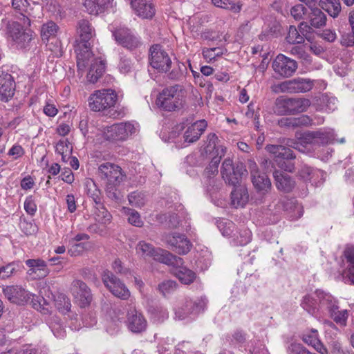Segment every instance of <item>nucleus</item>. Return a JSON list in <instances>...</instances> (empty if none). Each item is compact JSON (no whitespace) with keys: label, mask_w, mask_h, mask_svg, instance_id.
I'll return each instance as SVG.
<instances>
[{"label":"nucleus","mask_w":354,"mask_h":354,"mask_svg":"<svg viewBox=\"0 0 354 354\" xmlns=\"http://www.w3.org/2000/svg\"><path fill=\"white\" fill-rule=\"evenodd\" d=\"M136 127L129 122H120L107 127L104 131L106 139L111 141L125 140L135 133Z\"/></svg>","instance_id":"nucleus-13"},{"label":"nucleus","mask_w":354,"mask_h":354,"mask_svg":"<svg viewBox=\"0 0 354 354\" xmlns=\"http://www.w3.org/2000/svg\"><path fill=\"white\" fill-rule=\"evenodd\" d=\"M217 227L224 236H230L234 230L235 224L227 219H223L217 221Z\"/></svg>","instance_id":"nucleus-45"},{"label":"nucleus","mask_w":354,"mask_h":354,"mask_svg":"<svg viewBox=\"0 0 354 354\" xmlns=\"http://www.w3.org/2000/svg\"><path fill=\"white\" fill-rule=\"evenodd\" d=\"M273 177L277 188L281 192L288 193L295 187L296 183L294 179L286 174L275 170L273 172Z\"/></svg>","instance_id":"nucleus-27"},{"label":"nucleus","mask_w":354,"mask_h":354,"mask_svg":"<svg viewBox=\"0 0 354 354\" xmlns=\"http://www.w3.org/2000/svg\"><path fill=\"white\" fill-rule=\"evenodd\" d=\"M18 265L14 262L0 268V279H5L10 277L17 270Z\"/></svg>","instance_id":"nucleus-55"},{"label":"nucleus","mask_w":354,"mask_h":354,"mask_svg":"<svg viewBox=\"0 0 354 354\" xmlns=\"http://www.w3.org/2000/svg\"><path fill=\"white\" fill-rule=\"evenodd\" d=\"M248 169L252 184L257 192L263 195L268 193L271 189L272 183L268 175L259 171L257 163L254 160L248 161Z\"/></svg>","instance_id":"nucleus-11"},{"label":"nucleus","mask_w":354,"mask_h":354,"mask_svg":"<svg viewBox=\"0 0 354 354\" xmlns=\"http://www.w3.org/2000/svg\"><path fill=\"white\" fill-rule=\"evenodd\" d=\"M149 62L151 67L160 73L169 71L172 64L169 54L160 44H153L150 47Z\"/></svg>","instance_id":"nucleus-6"},{"label":"nucleus","mask_w":354,"mask_h":354,"mask_svg":"<svg viewBox=\"0 0 354 354\" xmlns=\"http://www.w3.org/2000/svg\"><path fill=\"white\" fill-rule=\"evenodd\" d=\"M24 209L30 215H34L37 211V205L32 196H28L24 202Z\"/></svg>","instance_id":"nucleus-60"},{"label":"nucleus","mask_w":354,"mask_h":354,"mask_svg":"<svg viewBox=\"0 0 354 354\" xmlns=\"http://www.w3.org/2000/svg\"><path fill=\"white\" fill-rule=\"evenodd\" d=\"M131 7L136 13L143 19H151L156 8L152 0H130Z\"/></svg>","instance_id":"nucleus-24"},{"label":"nucleus","mask_w":354,"mask_h":354,"mask_svg":"<svg viewBox=\"0 0 354 354\" xmlns=\"http://www.w3.org/2000/svg\"><path fill=\"white\" fill-rule=\"evenodd\" d=\"M5 297L12 303L23 305L29 299H34V295L18 286H10L3 289Z\"/></svg>","instance_id":"nucleus-20"},{"label":"nucleus","mask_w":354,"mask_h":354,"mask_svg":"<svg viewBox=\"0 0 354 354\" xmlns=\"http://www.w3.org/2000/svg\"><path fill=\"white\" fill-rule=\"evenodd\" d=\"M116 100L117 95L113 90H97L88 97V107L93 111L106 112L114 106Z\"/></svg>","instance_id":"nucleus-4"},{"label":"nucleus","mask_w":354,"mask_h":354,"mask_svg":"<svg viewBox=\"0 0 354 354\" xmlns=\"http://www.w3.org/2000/svg\"><path fill=\"white\" fill-rule=\"evenodd\" d=\"M165 239L169 248L178 254H187L192 247V244L187 237L185 234L178 232L167 235Z\"/></svg>","instance_id":"nucleus-17"},{"label":"nucleus","mask_w":354,"mask_h":354,"mask_svg":"<svg viewBox=\"0 0 354 354\" xmlns=\"http://www.w3.org/2000/svg\"><path fill=\"white\" fill-rule=\"evenodd\" d=\"M304 139L306 142L324 145L332 142L333 138L330 132L319 130L304 133Z\"/></svg>","instance_id":"nucleus-28"},{"label":"nucleus","mask_w":354,"mask_h":354,"mask_svg":"<svg viewBox=\"0 0 354 354\" xmlns=\"http://www.w3.org/2000/svg\"><path fill=\"white\" fill-rule=\"evenodd\" d=\"M309 17L310 24L315 28H320L326 24V15L318 8H311Z\"/></svg>","instance_id":"nucleus-39"},{"label":"nucleus","mask_w":354,"mask_h":354,"mask_svg":"<svg viewBox=\"0 0 354 354\" xmlns=\"http://www.w3.org/2000/svg\"><path fill=\"white\" fill-rule=\"evenodd\" d=\"M102 281L115 297L123 300H126L130 297V291L125 284L111 271H104Z\"/></svg>","instance_id":"nucleus-10"},{"label":"nucleus","mask_w":354,"mask_h":354,"mask_svg":"<svg viewBox=\"0 0 354 354\" xmlns=\"http://www.w3.org/2000/svg\"><path fill=\"white\" fill-rule=\"evenodd\" d=\"M86 243L81 242L80 243H68V253L71 257H77L82 255L83 252L86 250Z\"/></svg>","instance_id":"nucleus-52"},{"label":"nucleus","mask_w":354,"mask_h":354,"mask_svg":"<svg viewBox=\"0 0 354 354\" xmlns=\"http://www.w3.org/2000/svg\"><path fill=\"white\" fill-rule=\"evenodd\" d=\"M212 3L216 7L230 10L234 13H239L242 8L241 3L232 0H212Z\"/></svg>","instance_id":"nucleus-42"},{"label":"nucleus","mask_w":354,"mask_h":354,"mask_svg":"<svg viewBox=\"0 0 354 354\" xmlns=\"http://www.w3.org/2000/svg\"><path fill=\"white\" fill-rule=\"evenodd\" d=\"M71 292L82 308L88 306L92 301V294L89 287L80 279L74 280L71 283Z\"/></svg>","instance_id":"nucleus-19"},{"label":"nucleus","mask_w":354,"mask_h":354,"mask_svg":"<svg viewBox=\"0 0 354 354\" xmlns=\"http://www.w3.org/2000/svg\"><path fill=\"white\" fill-rule=\"evenodd\" d=\"M105 71V63L103 60L93 58L87 73V80L91 83H95L102 77Z\"/></svg>","instance_id":"nucleus-31"},{"label":"nucleus","mask_w":354,"mask_h":354,"mask_svg":"<svg viewBox=\"0 0 354 354\" xmlns=\"http://www.w3.org/2000/svg\"><path fill=\"white\" fill-rule=\"evenodd\" d=\"M183 104V92L180 86L178 84L165 88L156 100V104L166 111L179 110Z\"/></svg>","instance_id":"nucleus-3"},{"label":"nucleus","mask_w":354,"mask_h":354,"mask_svg":"<svg viewBox=\"0 0 354 354\" xmlns=\"http://www.w3.org/2000/svg\"><path fill=\"white\" fill-rule=\"evenodd\" d=\"M97 175L106 183L105 192L108 198L115 202H120L122 196L118 186L126 177L121 167L112 162H106L99 165Z\"/></svg>","instance_id":"nucleus-1"},{"label":"nucleus","mask_w":354,"mask_h":354,"mask_svg":"<svg viewBox=\"0 0 354 354\" xmlns=\"http://www.w3.org/2000/svg\"><path fill=\"white\" fill-rule=\"evenodd\" d=\"M330 317L333 319L334 322L341 326H346V320L348 317V312L346 310H334L330 313Z\"/></svg>","instance_id":"nucleus-53"},{"label":"nucleus","mask_w":354,"mask_h":354,"mask_svg":"<svg viewBox=\"0 0 354 354\" xmlns=\"http://www.w3.org/2000/svg\"><path fill=\"white\" fill-rule=\"evenodd\" d=\"M322 175V171L317 169H314L307 165L303 166L299 171V175L304 181H310L315 175Z\"/></svg>","instance_id":"nucleus-48"},{"label":"nucleus","mask_w":354,"mask_h":354,"mask_svg":"<svg viewBox=\"0 0 354 354\" xmlns=\"http://www.w3.org/2000/svg\"><path fill=\"white\" fill-rule=\"evenodd\" d=\"M77 31L80 37L75 48L77 66L78 70L84 71L92 57L90 40L95 35V30L88 21L82 19L78 21Z\"/></svg>","instance_id":"nucleus-2"},{"label":"nucleus","mask_w":354,"mask_h":354,"mask_svg":"<svg viewBox=\"0 0 354 354\" xmlns=\"http://www.w3.org/2000/svg\"><path fill=\"white\" fill-rule=\"evenodd\" d=\"M112 33L115 41L129 50H132L141 46L140 39L127 28H118Z\"/></svg>","instance_id":"nucleus-16"},{"label":"nucleus","mask_w":354,"mask_h":354,"mask_svg":"<svg viewBox=\"0 0 354 354\" xmlns=\"http://www.w3.org/2000/svg\"><path fill=\"white\" fill-rule=\"evenodd\" d=\"M59 30L57 25L50 21L46 24H43L41 29V37L44 41H50V40H55L56 34Z\"/></svg>","instance_id":"nucleus-40"},{"label":"nucleus","mask_w":354,"mask_h":354,"mask_svg":"<svg viewBox=\"0 0 354 354\" xmlns=\"http://www.w3.org/2000/svg\"><path fill=\"white\" fill-rule=\"evenodd\" d=\"M175 260L165 264L171 266V273L176 277L179 281L184 284H190L194 282L196 277V273L192 270L183 266V259L181 257L173 254Z\"/></svg>","instance_id":"nucleus-15"},{"label":"nucleus","mask_w":354,"mask_h":354,"mask_svg":"<svg viewBox=\"0 0 354 354\" xmlns=\"http://www.w3.org/2000/svg\"><path fill=\"white\" fill-rule=\"evenodd\" d=\"M177 287V283L173 280H167L158 284V289L160 292L166 296L168 294L173 292Z\"/></svg>","instance_id":"nucleus-51"},{"label":"nucleus","mask_w":354,"mask_h":354,"mask_svg":"<svg viewBox=\"0 0 354 354\" xmlns=\"http://www.w3.org/2000/svg\"><path fill=\"white\" fill-rule=\"evenodd\" d=\"M24 153V149L21 145H15L9 150L8 155L12 156L14 159H17L18 158L21 157Z\"/></svg>","instance_id":"nucleus-62"},{"label":"nucleus","mask_w":354,"mask_h":354,"mask_svg":"<svg viewBox=\"0 0 354 354\" xmlns=\"http://www.w3.org/2000/svg\"><path fill=\"white\" fill-rule=\"evenodd\" d=\"M113 0H84V6L86 11L93 15L103 12Z\"/></svg>","instance_id":"nucleus-33"},{"label":"nucleus","mask_w":354,"mask_h":354,"mask_svg":"<svg viewBox=\"0 0 354 354\" xmlns=\"http://www.w3.org/2000/svg\"><path fill=\"white\" fill-rule=\"evenodd\" d=\"M20 228L21 231L27 236L34 234L37 231V227L35 223L28 222L26 220L21 221Z\"/></svg>","instance_id":"nucleus-57"},{"label":"nucleus","mask_w":354,"mask_h":354,"mask_svg":"<svg viewBox=\"0 0 354 354\" xmlns=\"http://www.w3.org/2000/svg\"><path fill=\"white\" fill-rule=\"evenodd\" d=\"M295 127L300 126H308L312 124V120L308 115H303L299 118H293Z\"/></svg>","instance_id":"nucleus-63"},{"label":"nucleus","mask_w":354,"mask_h":354,"mask_svg":"<svg viewBox=\"0 0 354 354\" xmlns=\"http://www.w3.org/2000/svg\"><path fill=\"white\" fill-rule=\"evenodd\" d=\"M246 171L241 162L234 164L230 158L225 159L221 167V173L222 178L226 183L232 186L240 184L242 176Z\"/></svg>","instance_id":"nucleus-9"},{"label":"nucleus","mask_w":354,"mask_h":354,"mask_svg":"<svg viewBox=\"0 0 354 354\" xmlns=\"http://www.w3.org/2000/svg\"><path fill=\"white\" fill-rule=\"evenodd\" d=\"M315 297L319 301V310H326L330 313L339 308L337 299L330 293L326 292L322 290H316Z\"/></svg>","instance_id":"nucleus-25"},{"label":"nucleus","mask_w":354,"mask_h":354,"mask_svg":"<svg viewBox=\"0 0 354 354\" xmlns=\"http://www.w3.org/2000/svg\"><path fill=\"white\" fill-rule=\"evenodd\" d=\"M301 308L311 315H316L319 311V301L310 295L303 297L301 304Z\"/></svg>","instance_id":"nucleus-38"},{"label":"nucleus","mask_w":354,"mask_h":354,"mask_svg":"<svg viewBox=\"0 0 354 354\" xmlns=\"http://www.w3.org/2000/svg\"><path fill=\"white\" fill-rule=\"evenodd\" d=\"M273 111L278 115H289L288 98L277 97L273 106Z\"/></svg>","instance_id":"nucleus-43"},{"label":"nucleus","mask_w":354,"mask_h":354,"mask_svg":"<svg viewBox=\"0 0 354 354\" xmlns=\"http://www.w3.org/2000/svg\"><path fill=\"white\" fill-rule=\"evenodd\" d=\"M252 239V232L249 229L244 228L240 230L239 235L234 239L235 245H245L250 242Z\"/></svg>","instance_id":"nucleus-46"},{"label":"nucleus","mask_w":354,"mask_h":354,"mask_svg":"<svg viewBox=\"0 0 354 354\" xmlns=\"http://www.w3.org/2000/svg\"><path fill=\"white\" fill-rule=\"evenodd\" d=\"M128 328L134 333H140L147 327V322L142 313L135 308H131L127 315Z\"/></svg>","instance_id":"nucleus-21"},{"label":"nucleus","mask_w":354,"mask_h":354,"mask_svg":"<svg viewBox=\"0 0 354 354\" xmlns=\"http://www.w3.org/2000/svg\"><path fill=\"white\" fill-rule=\"evenodd\" d=\"M205 120H198L189 126L184 133V139L186 142L193 143L197 141L207 127Z\"/></svg>","instance_id":"nucleus-26"},{"label":"nucleus","mask_w":354,"mask_h":354,"mask_svg":"<svg viewBox=\"0 0 354 354\" xmlns=\"http://www.w3.org/2000/svg\"><path fill=\"white\" fill-rule=\"evenodd\" d=\"M12 6L18 12L20 20H24L25 26H30L36 18H40L41 8L37 5L36 8L30 6L27 0H12Z\"/></svg>","instance_id":"nucleus-12"},{"label":"nucleus","mask_w":354,"mask_h":354,"mask_svg":"<svg viewBox=\"0 0 354 354\" xmlns=\"http://www.w3.org/2000/svg\"><path fill=\"white\" fill-rule=\"evenodd\" d=\"M266 149L274 156L275 161L280 168L288 172L294 171L295 164L292 160L295 158V155L290 148L283 145H268Z\"/></svg>","instance_id":"nucleus-5"},{"label":"nucleus","mask_w":354,"mask_h":354,"mask_svg":"<svg viewBox=\"0 0 354 354\" xmlns=\"http://www.w3.org/2000/svg\"><path fill=\"white\" fill-rule=\"evenodd\" d=\"M234 187L231 192V203L236 208L243 207L249 200L248 189L245 185L240 184Z\"/></svg>","instance_id":"nucleus-30"},{"label":"nucleus","mask_w":354,"mask_h":354,"mask_svg":"<svg viewBox=\"0 0 354 354\" xmlns=\"http://www.w3.org/2000/svg\"><path fill=\"white\" fill-rule=\"evenodd\" d=\"M306 12L307 9L301 4H297L293 6L290 10L291 15L297 21L302 19Z\"/></svg>","instance_id":"nucleus-58"},{"label":"nucleus","mask_w":354,"mask_h":354,"mask_svg":"<svg viewBox=\"0 0 354 354\" xmlns=\"http://www.w3.org/2000/svg\"><path fill=\"white\" fill-rule=\"evenodd\" d=\"M272 67L276 74L281 77H291L297 71V62L283 55L279 54L273 60Z\"/></svg>","instance_id":"nucleus-14"},{"label":"nucleus","mask_w":354,"mask_h":354,"mask_svg":"<svg viewBox=\"0 0 354 354\" xmlns=\"http://www.w3.org/2000/svg\"><path fill=\"white\" fill-rule=\"evenodd\" d=\"M129 204L136 207H140L145 204L144 194L139 192H133L128 196Z\"/></svg>","instance_id":"nucleus-49"},{"label":"nucleus","mask_w":354,"mask_h":354,"mask_svg":"<svg viewBox=\"0 0 354 354\" xmlns=\"http://www.w3.org/2000/svg\"><path fill=\"white\" fill-rule=\"evenodd\" d=\"M313 86V81L301 77L285 81L277 86L281 92L288 93H305L311 90Z\"/></svg>","instance_id":"nucleus-18"},{"label":"nucleus","mask_w":354,"mask_h":354,"mask_svg":"<svg viewBox=\"0 0 354 354\" xmlns=\"http://www.w3.org/2000/svg\"><path fill=\"white\" fill-rule=\"evenodd\" d=\"M46 46L48 48L54 53L55 56L61 57L62 55L61 43L58 39H55V40H50L47 42Z\"/></svg>","instance_id":"nucleus-59"},{"label":"nucleus","mask_w":354,"mask_h":354,"mask_svg":"<svg viewBox=\"0 0 354 354\" xmlns=\"http://www.w3.org/2000/svg\"><path fill=\"white\" fill-rule=\"evenodd\" d=\"M201 310L199 304L191 299H186L185 302L175 308V318L183 320L194 313Z\"/></svg>","instance_id":"nucleus-29"},{"label":"nucleus","mask_w":354,"mask_h":354,"mask_svg":"<svg viewBox=\"0 0 354 354\" xmlns=\"http://www.w3.org/2000/svg\"><path fill=\"white\" fill-rule=\"evenodd\" d=\"M341 43L346 46H354V30H351V32L343 35Z\"/></svg>","instance_id":"nucleus-64"},{"label":"nucleus","mask_w":354,"mask_h":354,"mask_svg":"<svg viewBox=\"0 0 354 354\" xmlns=\"http://www.w3.org/2000/svg\"><path fill=\"white\" fill-rule=\"evenodd\" d=\"M302 339L305 343L313 346L321 354H325L327 353L326 348L318 339L317 330H313L310 334L304 335Z\"/></svg>","instance_id":"nucleus-36"},{"label":"nucleus","mask_w":354,"mask_h":354,"mask_svg":"<svg viewBox=\"0 0 354 354\" xmlns=\"http://www.w3.org/2000/svg\"><path fill=\"white\" fill-rule=\"evenodd\" d=\"M136 250V252L143 258H152L165 264L175 260L171 252L160 248H155L151 244L143 241L137 244Z\"/></svg>","instance_id":"nucleus-8"},{"label":"nucleus","mask_w":354,"mask_h":354,"mask_svg":"<svg viewBox=\"0 0 354 354\" xmlns=\"http://www.w3.org/2000/svg\"><path fill=\"white\" fill-rule=\"evenodd\" d=\"M133 68V63L130 58L126 56H122L118 64V68L120 73L127 74L129 73Z\"/></svg>","instance_id":"nucleus-56"},{"label":"nucleus","mask_w":354,"mask_h":354,"mask_svg":"<svg viewBox=\"0 0 354 354\" xmlns=\"http://www.w3.org/2000/svg\"><path fill=\"white\" fill-rule=\"evenodd\" d=\"M26 264L30 268V270L32 271V272L36 273L39 272L37 274L39 277H45L49 273L47 263L41 259H28L26 261Z\"/></svg>","instance_id":"nucleus-35"},{"label":"nucleus","mask_w":354,"mask_h":354,"mask_svg":"<svg viewBox=\"0 0 354 354\" xmlns=\"http://www.w3.org/2000/svg\"><path fill=\"white\" fill-rule=\"evenodd\" d=\"M319 6L333 18H336L342 10L339 0H320Z\"/></svg>","instance_id":"nucleus-37"},{"label":"nucleus","mask_w":354,"mask_h":354,"mask_svg":"<svg viewBox=\"0 0 354 354\" xmlns=\"http://www.w3.org/2000/svg\"><path fill=\"white\" fill-rule=\"evenodd\" d=\"M344 256L348 263L346 277L349 281L354 284V247H348L344 250Z\"/></svg>","instance_id":"nucleus-41"},{"label":"nucleus","mask_w":354,"mask_h":354,"mask_svg":"<svg viewBox=\"0 0 354 354\" xmlns=\"http://www.w3.org/2000/svg\"><path fill=\"white\" fill-rule=\"evenodd\" d=\"M69 142L64 140L59 141L56 145L55 151L62 156V159L64 160L67 153L71 150V149L69 148Z\"/></svg>","instance_id":"nucleus-61"},{"label":"nucleus","mask_w":354,"mask_h":354,"mask_svg":"<svg viewBox=\"0 0 354 354\" xmlns=\"http://www.w3.org/2000/svg\"><path fill=\"white\" fill-rule=\"evenodd\" d=\"M94 215L95 220L103 224L109 223L111 218V214L103 205L96 207Z\"/></svg>","instance_id":"nucleus-47"},{"label":"nucleus","mask_w":354,"mask_h":354,"mask_svg":"<svg viewBox=\"0 0 354 354\" xmlns=\"http://www.w3.org/2000/svg\"><path fill=\"white\" fill-rule=\"evenodd\" d=\"M16 84L13 77L8 73L0 70V100L8 101L15 91Z\"/></svg>","instance_id":"nucleus-22"},{"label":"nucleus","mask_w":354,"mask_h":354,"mask_svg":"<svg viewBox=\"0 0 354 354\" xmlns=\"http://www.w3.org/2000/svg\"><path fill=\"white\" fill-rule=\"evenodd\" d=\"M23 24L17 21H8L6 24V33L17 44L20 48H25L32 39V33L25 26L24 20H21Z\"/></svg>","instance_id":"nucleus-7"},{"label":"nucleus","mask_w":354,"mask_h":354,"mask_svg":"<svg viewBox=\"0 0 354 354\" xmlns=\"http://www.w3.org/2000/svg\"><path fill=\"white\" fill-rule=\"evenodd\" d=\"M124 211L129 216L128 221L129 223L136 227H141L142 225L143 222L137 211L129 207H124Z\"/></svg>","instance_id":"nucleus-50"},{"label":"nucleus","mask_w":354,"mask_h":354,"mask_svg":"<svg viewBox=\"0 0 354 354\" xmlns=\"http://www.w3.org/2000/svg\"><path fill=\"white\" fill-rule=\"evenodd\" d=\"M223 49L219 47L210 48H204L202 53L205 59L211 61L214 59L216 57L221 56L223 54Z\"/></svg>","instance_id":"nucleus-54"},{"label":"nucleus","mask_w":354,"mask_h":354,"mask_svg":"<svg viewBox=\"0 0 354 354\" xmlns=\"http://www.w3.org/2000/svg\"><path fill=\"white\" fill-rule=\"evenodd\" d=\"M286 39L287 42L291 44H300L304 42V37L300 34L295 26H290L289 27Z\"/></svg>","instance_id":"nucleus-44"},{"label":"nucleus","mask_w":354,"mask_h":354,"mask_svg":"<svg viewBox=\"0 0 354 354\" xmlns=\"http://www.w3.org/2000/svg\"><path fill=\"white\" fill-rule=\"evenodd\" d=\"M221 158L219 156H213L209 164L203 172V177L206 179L205 182L209 186H215L214 177L218 174V165Z\"/></svg>","instance_id":"nucleus-32"},{"label":"nucleus","mask_w":354,"mask_h":354,"mask_svg":"<svg viewBox=\"0 0 354 354\" xmlns=\"http://www.w3.org/2000/svg\"><path fill=\"white\" fill-rule=\"evenodd\" d=\"M203 151L207 155L222 158L225 153V148L221 144V140L214 133L207 136L203 145Z\"/></svg>","instance_id":"nucleus-23"},{"label":"nucleus","mask_w":354,"mask_h":354,"mask_svg":"<svg viewBox=\"0 0 354 354\" xmlns=\"http://www.w3.org/2000/svg\"><path fill=\"white\" fill-rule=\"evenodd\" d=\"M310 102L306 98H288L289 115L306 111Z\"/></svg>","instance_id":"nucleus-34"}]
</instances>
